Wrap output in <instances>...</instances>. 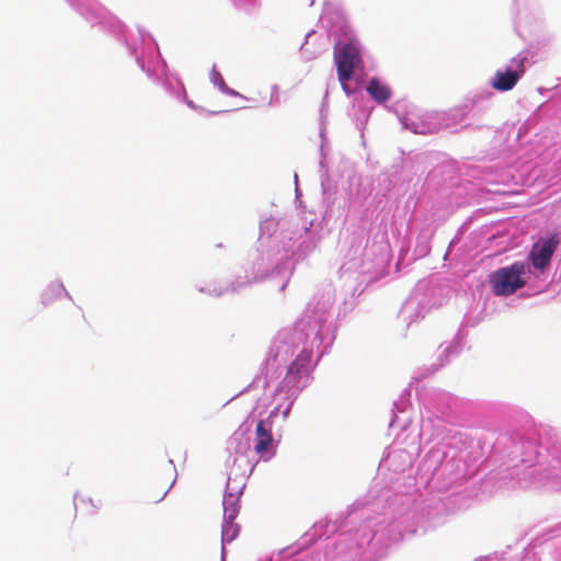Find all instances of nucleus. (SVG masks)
I'll list each match as a JSON object with an SVG mask.
<instances>
[{"instance_id": "f257e3e1", "label": "nucleus", "mask_w": 561, "mask_h": 561, "mask_svg": "<svg viewBox=\"0 0 561 561\" xmlns=\"http://www.w3.org/2000/svg\"><path fill=\"white\" fill-rule=\"evenodd\" d=\"M525 275V264L515 262L490 274L489 283L495 296H511L526 285Z\"/></svg>"}, {"instance_id": "f03ea898", "label": "nucleus", "mask_w": 561, "mask_h": 561, "mask_svg": "<svg viewBox=\"0 0 561 561\" xmlns=\"http://www.w3.org/2000/svg\"><path fill=\"white\" fill-rule=\"evenodd\" d=\"M334 61L336 65L339 81L342 88L346 90L347 82L352 79L355 69L362 66L359 49L352 43L345 44L335 53Z\"/></svg>"}, {"instance_id": "7ed1b4c3", "label": "nucleus", "mask_w": 561, "mask_h": 561, "mask_svg": "<svg viewBox=\"0 0 561 561\" xmlns=\"http://www.w3.org/2000/svg\"><path fill=\"white\" fill-rule=\"evenodd\" d=\"M560 243L558 234H552L549 238H540L531 248L529 260L533 266L537 270H543L549 265L554 251Z\"/></svg>"}, {"instance_id": "20e7f679", "label": "nucleus", "mask_w": 561, "mask_h": 561, "mask_svg": "<svg viewBox=\"0 0 561 561\" xmlns=\"http://www.w3.org/2000/svg\"><path fill=\"white\" fill-rule=\"evenodd\" d=\"M525 58H518L513 59V64L515 66L514 70L506 69L505 71L497 70L494 75V78L492 80V88L497 91H510L512 90L518 79L524 75L525 72V66H524Z\"/></svg>"}, {"instance_id": "39448f33", "label": "nucleus", "mask_w": 561, "mask_h": 561, "mask_svg": "<svg viewBox=\"0 0 561 561\" xmlns=\"http://www.w3.org/2000/svg\"><path fill=\"white\" fill-rule=\"evenodd\" d=\"M273 444L274 438L271 425L266 426L265 421L260 420L255 428V453L262 457L273 449Z\"/></svg>"}, {"instance_id": "423d86ee", "label": "nucleus", "mask_w": 561, "mask_h": 561, "mask_svg": "<svg viewBox=\"0 0 561 561\" xmlns=\"http://www.w3.org/2000/svg\"><path fill=\"white\" fill-rule=\"evenodd\" d=\"M367 92L378 103L386 102L391 95L389 87L380 83L375 78L369 81Z\"/></svg>"}, {"instance_id": "0eeeda50", "label": "nucleus", "mask_w": 561, "mask_h": 561, "mask_svg": "<svg viewBox=\"0 0 561 561\" xmlns=\"http://www.w3.org/2000/svg\"><path fill=\"white\" fill-rule=\"evenodd\" d=\"M170 488L171 484L168 482H164L162 485L158 488H156L154 483H151L146 489V497L149 502L158 503L164 499Z\"/></svg>"}, {"instance_id": "6e6552de", "label": "nucleus", "mask_w": 561, "mask_h": 561, "mask_svg": "<svg viewBox=\"0 0 561 561\" xmlns=\"http://www.w3.org/2000/svg\"><path fill=\"white\" fill-rule=\"evenodd\" d=\"M239 513V507L237 505L236 499L232 494L225 497L224 500V520L234 522L237 515Z\"/></svg>"}, {"instance_id": "1a4fd4ad", "label": "nucleus", "mask_w": 561, "mask_h": 561, "mask_svg": "<svg viewBox=\"0 0 561 561\" xmlns=\"http://www.w3.org/2000/svg\"><path fill=\"white\" fill-rule=\"evenodd\" d=\"M239 525L234 522L224 520L221 537L224 542L232 541L239 534Z\"/></svg>"}, {"instance_id": "9d476101", "label": "nucleus", "mask_w": 561, "mask_h": 561, "mask_svg": "<svg viewBox=\"0 0 561 561\" xmlns=\"http://www.w3.org/2000/svg\"><path fill=\"white\" fill-rule=\"evenodd\" d=\"M65 293V288L62 285H53L48 287L43 294V302L48 305L53 301V298H59Z\"/></svg>"}, {"instance_id": "9b49d317", "label": "nucleus", "mask_w": 561, "mask_h": 561, "mask_svg": "<svg viewBox=\"0 0 561 561\" xmlns=\"http://www.w3.org/2000/svg\"><path fill=\"white\" fill-rule=\"evenodd\" d=\"M222 91H225L227 94H230V95H239L238 92H236L234 90L226 87L224 83H222V87H221Z\"/></svg>"}, {"instance_id": "f8f14e48", "label": "nucleus", "mask_w": 561, "mask_h": 561, "mask_svg": "<svg viewBox=\"0 0 561 561\" xmlns=\"http://www.w3.org/2000/svg\"><path fill=\"white\" fill-rule=\"evenodd\" d=\"M92 506L99 508L102 506V500L101 499H96V501L94 502L93 500H90Z\"/></svg>"}, {"instance_id": "ddd939ff", "label": "nucleus", "mask_w": 561, "mask_h": 561, "mask_svg": "<svg viewBox=\"0 0 561 561\" xmlns=\"http://www.w3.org/2000/svg\"><path fill=\"white\" fill-rule=\"evenodd\" d=\"M295 364L296 363H293L291 366L289 367V373L293 371Z\"/></svg>"}]
</instances>
